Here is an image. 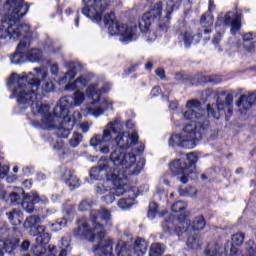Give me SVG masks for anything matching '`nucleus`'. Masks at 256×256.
I'll use <instances>...</instances> for the list:
<instances>
[{"mask_svg":"<svg viewBox=\"0 0 256 256\" xmlns=\"http://www.w3.org/2000/svg\"><path fill=\"white\" fill-rule=\"evenodd\" d=\"M187 159V162H185ZM198 161L197 156L194 153L185 155L183 159H176L169 165L170 172L172 175H181V183H187L189 179H195V163Z\"/></svg>","mask_w":256,"mask_h":256,"instance_id":"1a4fd4ad","label":"nucleus"},{"mask_svg":"<svg viewBox=\"0 0 256 256\" xmlns=\"http://www.w3.org/2000/svg\"><path fill=\"white\" fill-rule=\"evenodd\" d=\"M256 35L253 32H248L246 34L243 35L242 39L244 43H248L249 46L247 47V44H244L243 46H241V41H235L233 39L229 40V44L231 45V47H233V49H239V51H241V49H245L246 51H248V53H252V51L255 49V45L251 43V41H255Z\"/></svg>","mask_w":256,"mask_h":256,"instance_id":"4be33fe9","label":"nucleus"},{"mask_svg":"<svg viewBox=\"0 0 256 256\" xmlns=\"http://www.w3.org/2000/svg\"><path fill=\"white\" fill-rule=\"evenodd\" d=\"M39 224H41V218L39 216H30L24 222L25 229H36V245L31 248V253H33V249L39 247V243L37 242V239H39V236L41 235L39 232V227H44V233L49 235L51 239V234L47 232V227Z\"/></svg>","mask_w":256,"mask_h":256,"instance_id":"412c9836","label":"nucleus"},{"mask_svg":"<svg viewBox=\"0 0 256 256\" xmlns=\"http://www.w3.org/2000/svg\"><path fill=\"white\" fill-rule=\"evenodd\" d=\"M24 175H31V168L29 166H26L23 168Z\"/></svg>","mask_w":256,"mask_h":256,"instance_id":"4d7b16f0","label":"nucleus"},{"mask_svg":"<svg viewBox=\"0 0 256 256\" xmlns=\"http://www.w3.org/2000/svg\"><path fill=\"white\" fill-rule=\"evenodd\" d=\"M157 213H159V206H157V203L151 202L149 204L148 217L150 219H155Z\"/></svg>","mask_w":256,"mask_h":256,"instance_id":"58836bf2","label":"nucleus"},{"mask_svg":"<svg viewBox=\"0 0 256 256\" xmlns=\"http://www.w3.org/2000/svg\"><path fill=\"white\" fill-rule=\"evenodd\" d=\"M111 91V83L105 82L103 80L93 81L89 80V85L86 88L87 96L90 99H95V97H101L106 95Z\"/></svg>","mask_w":256,"mask_h":256,"instance_id":"a211bd4d","label":"nucleus"},{"mask_svg":"<svg viewBox=\"0 0 256 256\" xmlns=\"http://www.w3.org/2000/svg\"><path fill=\"white\" fill-rule=\"evenodd\" d=\"M31 44L28 46V51L26 52V60L31 61V63H37L41 59L43 52L39 49H31Z\"/></svg>","mask_w":256,"mask_h":256,"instance_id":"2f4dec72","label":"nucleus"},{"mask_svg":"<svg viewBox=\"0 0 256 256\" xmlns=\"http://www.w3.org/2000/svg\"><path fill=\"white\" fill-rule=\"evenodd\" d=\"M160 93H161V88L159 86L154 87L151 91L152 97H157Z\"/></svg>","mask_w":256,"mask_h":256,"instance_id":"8fccbe9b","label":"nucleus"},{"mask_svg":"<svg viewBox=\"0 0 256 256\" xmlns=\"http://www.w3.org/2000/svg\"><path fill=\"white\" fill-rule=\"evenodd\" d=\"M55 47V45L53 44L52 40H48L46 42V45L44 46V49L46 51H49V53H55V50L53 49Z\"/></svg>","mask_w":256,"mask_h":256,"instance_id":"a18cd8bd","label":"nucleus"},{"mask_svg":"<svg viewBox=\"0 0 256 256\" xmlns=\"http://www.w3.org/2000/svg\"><path fill=\"white\" fill-rule=\"evenodd\" d=\"M91 222L87 218L78 220V229L74 231L75 237L87 239L91 243H98L93 249L95 255H103L104 253H111L115 240L113 238L105 239L107 232L100 221L111 225V211L105 208L99 210H92L90 213Z\"/></svg>","mask_w":256,"mask_h":256,"instance_id":"20e7f679","label":"nucleus"},{"mask_svg":"<svg viewBox=\"0 0 256 256\" xmlns=\"http://www.w3.org/2000/svg\"><path fill=\"white\" fill-rule=\"evenodd\" d=\"M145 69L149 70V69H153V64L152 63H147L145 65Z\"/></svg>","mask_w":256,"mask_h":256,"instance_id":"680f3d73","label":"nucleus"},{"mask_svg":"<svg viewBox=\"0 0 256 256\" xmlns=\"http://www.w3.org/2000/svg\"><path fill=\"white\" fill-rule=\"evenodd\" d=\"M163 183H164V185H167V186H169V180H163Z\"/></svg>","mask_w":256,"mask_h":256,"instance_id":"338daca9","label":"nucleus"},{"mask_svg":"<svg viewBox=\"0 0 256 256\" xmlns=\"http://www.w3.org/2000/svg\"><path fill=\"white\" fill-rule=\"evenodd\" d=\"M45 68H34V73H23L21 76L13 73L8 80V87L19 105H29L33 115H41V122H31L32 127L53 131L57 127V120L51 115V106L43 103L41 98L45 93L55 91V83Z\"/></svg>","mask_w":256,"mask_h":256,"instance_id":"f03ea898","label":"nucleus"},{"mask_svg":"<svg viewBox=\"0 0 256 256\" xmlns=\"http://www.w3.org/2000/svg\"><path fill=\"white\" fill-rule=\"evenodd\" d=\"M135 205V196H129L128 198H122L118 201L117 206L120 209H129Z\"/></svg>","mask_w":256,"mask_h":256,"instance_id":"72a5a7b5","label":"nucleus"},{"mask_svg":"<svg viewBox=\"0 0 256 256\" xmlns=\"http://www.w3.org/2000/svg\"><path fill=\"white\" fill-rule=\"evenodd\" d=\"M29 247H31V242H29V240H25L24 242H22L21 244L22 251H29Z\"/></svg>","mask_w":256,"mask_h":256,"instance_id":"de8ad7c7","label":"nucleus"},{"mask_svg":"<svg viewBox=\"0 0 256 256\" xmlns=\"http://www.w3.org/2000/svg\"><path fill=\"white\" fill-rule=\"evenodd\" d=\"M74 216L73 213H67L65 217L58 219L55 223L48 224V227L51 229V231H61L62 227H66L68 223H71L73 221Z\"/></svg>","mask_w":256,"mask_h":256,"instance_id":"cd10ccee","label":"nucleus"},{"mask_svg":"<svg viewBox=\"0 0 256 256\" xmlns=\"http://www.w3.org/2000/svg\"><path fill=\"white\" fill-rule=\"evenodd\" d=\"M165 253V247L159 243L150 246L149 256H161Z\"/></svg>","mask_w":256,"mask_h":256,"instance_id":"c9c22d12","label":"nucleus"},{"mask_svg":"<svg viewBox=\"0 0 256 256\" xmlns=\"http://www.w3.org/2000/svg\"><path fill=\"white\" fill-rule=\"evenodd\" d=\"M104 25L107 27L109 35L120 37L121 43H129L137 39V27L117 21L114 12L104 16Z\"/></svg>","mask_w":256,"mask_h":256,"instance_id":"6e6552de","label":"nucleus"},{"mask_svg":"<svg viewBox=\"0 0 256 256\" xmlns=\"http://www.w3.org/2000/svg\"><path fill=\"white\" fill-rule=\"evenodd\" d=\"M30 41H20L16 52L10 55V62L12 65H21L27 61V51H29Z\"/></svg>","mask_w":256,"mask_h":256,"instance_id":"aec40b11","label":"nucleus"},{"mask_svg":"<svg viewBox=\"0 0 256 256\" xmlns=\"http://www.w3.org/2000/svg\"><path fill=\"white\" fill-rule=\"evenodd\" d=\"M17 245H19V239L17 238L7 239L5 241L0 240V256L4 255L3 249L6 253H13L17 249Z\"/></svg>","mask_w":256,"mask_h":256,"instance_id":"393cba45","label":"nucleus"},{"mask_svg":"<svg viewBox=\"0 0 256 256\" xmlns=\"http://www.w3.org/2000/svg\"><path fill=\"white\" fill-rule=\"evenodd\" d=\"M106 193H109V195L102 197V200L107 205H111V203H113L115 201V197H121V195H123V194H119V192H117V186H115V185H112L111 189L108 190Z\"/></svg>","mask_w":256,"mask_h":256,"instance_id":"473e14b6","label":"nucleus"},{"mask_svg":"<svg viewBox=\"0 0 256 256\" xmlns=\"http://www.w3.org/2000/svg\"><path fill=\"white\" fill-rule=\"evenodd\" d=\"M29 12L23 0H7L0 8V40L8 41L9 21H20Z\"/></svg>","mask_w":256,"mask_h":256,"instance_id":"423d86ee","label":"nucleus"},{"mask_svg":"<svg viewBox=\"0 0 256 256\" xmlns=\"http://www.w3.org/2000/svg\"><path fill=\"white\" fill-rule=\"evenodd\" d=\"M75 26H76V27H79V19H76V21H75Z\"/></svg>","mask_w":256,"mask_h":256,"instance_id":"774afa93","label":"nucleus"},{"mask_svg":"<svg viewBox=\"0 0 256 256\" xmlns=\"http://www.w3.org/2000/svg\"><path fill=\"white\" fill-rule=\"evenodd\" d=\"M208 33H211V30L205 29V30H204V35H207Z\"/></svg>","mask_w":256,"mask_h":256,"instance_id":"69168bd1","label":"nucleus"},{"mask_svg":"<svg viewBox=\"0 0 256 256\" xmlns=\"http://www.w3.org/2000/svg\"><path fill=\"white\" fill-rule=\"evenodd\" d=\"M230 255H237V249L235 248V246H231Z\"/></svg>","mask_w":256,"mask_h":256,"instance_id":"bf43d9fd","label":"nucleus"},{"mask_svg":"<svg viewBox=\"0 0 256 256\" xmlns=\"http://www.w3.org/2000/svg\"><path fill=\"white\" fill-rule=\"evenodd\" d=\"M80 129L83 131V133H87V131H89V124L87 123L80 124Z\"/></svg>","mask_w":256,"mask_h":256,"instance_id":"5fc2aeb1","label":"nucleus"},{"mask_svg":"<svg viewBox=\"0 0 256 256\" xmlns=\"http://www.w3.org/2000/svg\"><path fill=\"white\" fill-rule=\"evenodd\" d=\"M145 33V39H147L148 43H151V41H155L157 39V35L155 32H150L149 30Z\"/></svg>","mask_w":256,"mask_h":256,"instance_id":"c03bdc74","label":"nucleus"},{"mask_svg":"<svg viewBox=\"0 0 256 256\" xmlns=\"http://www.w3.org/2000/svg\"><path fill=\"white\" fill-rule=\"evenodd\" d=\"M22 185L26 188V189H31V186L33 185V182L31 180H25Z\"/></svg>","mask_w":256,"mask_h":256,"instance_id":"864d4df0","label":"nucleus"},{"mask_svg":"<svg viewBox=\"0 0 256 256\" xmlns=\"http://www.w3.org/2000/svg\"><path fill=\"white\" fill-rule=\"evenodd\" d=\"M62 181L67 183V185L70 187V189H77V187H81V182L79 181V178L73 173H71L70 170H66L62 176Z\"/></svg>","mask_w":256,"mask_h":256,"instance_id":"c85d7f7f","label":"nucleus"},{"mask_svg":"<svg viewBox=\"0 0 256 256\" xmlns=\"http://www.w3.org/2000/svg\"><path fill=\"white\" fill-rule=\"evenodd\" d=\"M213 1H209V11H213Z\"/></svg>","mask_w":256,"mask_h":256,"instance_id":"e2e57ef3","label":"nucleus"},{"mask_svg":"<svg viewBox=\"0 0 256 256\" xmlns=\"http://www.w3.org/2000/svg\"><path fill=\"white\" fill-rule=\"evenodd\" d=\"M227 249L219 245V243L211 242L204 251L205 256H227ZM242 256H256V243L249 240L244 249L241 251Z\"/></svg>","mask_w":256,"mask_h":256,"instance_id":"4468645a","label":"nucleus"},{"mask_svg":"<svg viewBox=\"0 0 256 256\" xmlns=\"http://www.w3.org/2000/svg\"><path fill=\"white\" fill-rule=\"evenodd\" d=\"M186 245L189 249L197 250L201 245H203V241H201V237H199V235L191 234L186 241Z\"/></svg>","mask_w":256,"mask_h":256,"instance_id":"7c9ffc66","label":"nucleus"},{"mask_svg":"<svg viewBox=\"0 0 256 256\" xmlns=\"http://www.w3.org/2000/svg\"><path fill=\"white\" fill-rule=\"evenodd\" d=\"M37 179H38V181H43V180L47 179V176H45V174L39 173L37 175Z\"/></svg>","mask_w":256,"mask_h":256,"instance_id":"13d9d810","label":"nucleus"},{"mask_svg":"<svg viewBox=\"0 0 256 256\" xmlns=\"http://www.w3.org/2000/svg\"><path fill=\"white\" fill-rule=\"evenodd\" d=\"M13 173H19V167L15 166V167L13 168Z\"/></svg>","mask_w":256,"mask_h":256,"instance_id":"0e129e2a","label":"nucleus"},{"mask_svg":"<svg viewBox=\"0 0 256 256\" xmlns=\"http://www.w3.org/2000/svg\"><path fill=\"white\" fill-rule=\"evenodd\" d=\"M91 205H93V203L91 202V200H82L78 206V210L79 211H89L91 209Z\"/></svg>","mask_w":256,"mask_h":256,"instance_id":"79ce46f5","label":"nucleus"},{"mask_svg":"<svg viewBox=\"0 0 256 256\" xmlns=\"http://www.w3.org/2000/svg\"><path fill=\"white\" fill-rule=\"evenodd\" d=\"M0 196L8 205H22V209L26 213H33L35 205L38 203H47V197H41L35 191L25 194L22 188H16L14 191L7 193L3 190V185L0 184Z\"/></svg>","mask_w":256,"mask_h":256,"instance_id":"0eeeda50","label":"nucleus"},{"mask_svg":"<svg viewBox=\"0 0 256 256\" xmlns=\"http://www.w3.org/2000/svg\"><path fill=\"white\" fill-rule=\"evenodd\" d=\"M200 23L204 27H211V25H213V15H203L200 19Z\"/></svg>","mask_w":256,"mask_h":256,"instance_id":"a19ab883","label":"nucleus"},{"mask_svg":"<svg viewBox=\"0 0 256 256\" xmlns=\"http://www.w3.org/2000/svg\"><path fill=\"white\" fill-rule=\"evenodd\" d=\"M149 191V185L143 184L138 188L139 195H143V193H147Z\"/></svg>","mask_w":256,"mask_h":256,"instance_id":"49530a36","label":"nucleus"},{"mask_svg":"<svg viewBox=\"0 0 256 256\" xmlns=\"http://www.w3.org/2000/svg\"><path fill=\"white\" fill-rule=\"evenodd\" d=\"M256 103V95L255 94H243L240 96V99L237 103V107H242L245 111L251 109L253 105Z\"/></svg>","mask_w":256,"mask_h":256,"instance_id":"bb28decb","label":"nucleus"},{"mask_svg":"<svg viewBox=\"0 0 256 256\" xmlns=\"http://www.w3.org/2000/svg\"><path fill=\"white\" fill-rule=\"evenodd\" d=\"M180 41H183L185 47H191L201 41V34L192 35L191 32H182L179 35Z\"/></svg>","mask_w":256,"mask_h":256,"instance_id":"a878e982","label":"nucleus"},{"mask_svg":"<svg viewBox=\"0 0 256 256\" xmlns=\"http://www.w3.org/2000/svg\"><path fill=\"white\" fill-rule=\"evenodd\" d=\"M59 71V66H57V64H52L50 66V72L52 73V75H57Z\"/></svg>","mask_w":256,"mask_h":256,"instance_id":"3c124183","label":"nucleus"},{"mask_svg":"<svg viewBox=\"0 0 256 256\" xmlns=\"http://www.w3.org/2000/svg\"><path fill=\"white\" fill-rule=\"evenodd\" d=\"M8 221L13 225L14 227H17V225H21L23 223V212L20 210L14 209L7 214Z\"/></svg>","mask_w":256,"mask_h":256,"instance_id":"c756f323","label":"nucleus"},{"mask_svg":"<svg viewBox=\"0 0 256 256\" xmlns=\"http://www.w3.org/2000/svg\"><path fill=\"white\" fill-rule=\"evenodd\" d=\"M205 225H207L205 218L203 216H198L195 218L191 225L189 224L188 220V227H185V229H183V226H181L180 228H175L173 235L179 236L182 233H187L191 231V229L193 231H203V229H205Z\"/></svg>","mask_w":256,"mask_h":256,"instance_id":"5701e85b","label":"nucleus"},{"mask_svg":"<svg viewBox=\"0 0 256 256\" xmlns=\"http://www.w3.org/2000/svg\"><path fill=\"white\" fill-rule=\"evenodd\" d=\"M126 249L128 251V254L130 255H136V256H145L147 253V241L143 238H137L131 247L129 243L125 242Z\"/></svg>","mask_w":256,"mask_h":256,"instance_id":"b1692460","label":"nucleus"},{"mask_svg":"<svg viewBox=\"0 0 256 256\" xmlns=\"http://www.w3.org/2000/svg\"><path fill=\"white\" fill-rule=\"evenodd\" d=\"M114 103L111 98L96 96L92 98V102L88 106L82 107L81 111L86 115L101 117L105 111H113Z\"/></svg>","mask_w":256,"mask_h":256,"instance_id":"ddd939ff","label":"nucleus"},{"mask_svg":"<svg viewBox=\"0 0 256 256\" xmlns=\"http://www.w3.org/2000/svg\"><path fill=\"white\" fill-rule=\"evenodd\" d=\"M114 1L115 0H83L85 7L82 9V13L94 23L101 25L103 11H107V9L113 5Z\"/></svg>","mask_w":256,"mask_h":256,"instance_id":"f8f14e48","label":"nucleus"},{"mask_svg":"<svg viewBox=\"0 0 256 256\" xmlns=\"http://www.w3.org/2000/svg\"><path fill=\"white\" fill-rule=\"evenodd\" d=\"M231 26V34L237 35L238 31L241 29V16L239 14H235L233 12H228L223 17H218L216 23V35L214 36L212 43L213 45H219L221 38L223 37V33H225V26Z\"/></svg>","mask_w":256,"mask_h":256,"instance_id":"9b49d317","label":"nucleus"},{"mask_svg":"<svg viewBox=\"0 0 256 256\" xmlns=\"http://www.w3.org/2000/svg\"><path fill=\"white\" fill-rule=\"evenodd\" d=\"M215 139L207 126H202L200 122L187 124L183 131L174 133L168 140L169 147H182L183 149H195L197 141L201 139Z\"/></svg>","mask_w":256,"mask_h":256,"instance_id":"39448f33","label":"nucleus"},{"mask_svg":"<svg viewBox=\"0 0 256 256\" xmlns=\"http://www.w3.org/2000/svg\"><path fill=\"white\" fill-rule=\"evenodd\" d=\"M173 213H177V219L166 220L162 224V229L164 233H169V235H173L175 233V229H185L189 225V219L187 218V204L183 201H178L174 203L171 207Z\"/></svg>","mask_w":256,"mask_h":256,"instance_id":"9d476101","label":"nucleus"},{"mask_svg":"<svg viewBox=\"0 0 256 256\" xmlns=\"http://www.w3.org/2000/svg\"><path fill=\"white\" fill-rule=\"evenodd\" d=\"M244 241H245V233L243 232H237L232 236V243H234V245H243Z\"/></svg>","mask_w":256,"mask_h":256,"instance_id":"ea45409f","label":"nucleus"},{"mask_svg":"<svg viewBox=\"0 0 256 256\" xmlns=\"http://www.w3.org/2000/svg\"><path fill=\"white\" fill-rule=\"evenodd\" d=\"M64 146L62 139H57L56 143L53 144V149H61Z\"/></svg>","mask_w":256,"mask_h":256,"instance_id":"09e8293b","label":"nucleus"},{"mask_svg":"<svg viewBox=\"0 0 256 256\" xmlns=\"http://www.w3.org/2000/svg\"><path fill=\"white\" fill-rule=\"evenodd\" d=\"M82 141H83V135L79 132H74L71 139L69 140V145L70 147L75 149L76 147H79Z\"/></svg>","mask_w":256,"mask_h":256,"instance_id":"e433bc0d","label":"nucleus"},{"mask_svg":"<svg viewBox=\"0 0 256 256\" xmlns=\"http://www.w3.org/2000/svg\"><path fill=\"white\" fill-rule=\"evenodd\" d=\"M233 96L227 95L225 102H221V100H217L216 104L208 105L207 106V112L208 115L213 117L214 119H219L225 111H227L228 115H231L233 113Z\"/></svg>","mask_w":256,"mask_h":256,"instance_id":"f3484780","label":"nucleus"},{"mask_svg":"<svg viewBox=\"0 0 256 256\" xmlns=\"http://www.w3.org/2000/svg\"><path fill=\"white\" fill-rule=\"evenodd\" d=\"M163 9V4L158 3L154 6V8L145 13L141 19L139 20V29L142 33H147L149 31V27H151V17L157 19V17H161V10Z\"/></svg>","mask_w":256,"mask_h":256,"instance_id":"6ab92c4d","label":"nucleus"},{"mask_svg":"<svg viewBox=\"0 0 256 256\" xmlns=\"http://www.w3.org/2000/svg\"><path fill=\"white\" fill-rule=\"evenodd\" d=\"M157 77H160V79H165V70L163 69H157L156 70Z\"/></svg>","mask_w":256,"mask_h":256,"instance_id":"603ef678","label":"nucleus"},{"mask_svg":"<svg viewBox=\"0 0 256 256\" xmlns=\"http://www.w3.org/2000/svg\"><path fill=\"white\" fill-rule=\"evenodd\" d=\"M199 107H201V103L198 100L188 101L186 103L187 111L182 113V117L186 121H192V123H200L202 127H208L209 131V125L203 124L205 117L203 116V111L199 110Z\"/></svg>","mask_w":256,"mask_h":256,"instance_id":"dca6fc26","label":"nucleus"},{"mask_svg":"<svg viewBox=\"0 0 256 256\" xmlns=\"http://www.w3.org/2000/svg\"><path fill=\"white\" fill-rule=\"evenodd\" d=\"M181 1L183 0H169L166 3V10H165V17L166 19H169V16L171 15V13H173V11H175V9H177L179 7V4L181 3Z\"/></svg>","mask_w":256,"mask_h":256,"instance_id":"f704fd0d","label":"nucleus"},{"mask_svg":"<svg viewBox=\"0 0 256 256\" xmlns=\"http://www.w3.org/2000/svg\"><path fill=\"white\" fill-rule=\"evenodd\" d=\"M77 73L75 70H69L65 73L64 77L59 81V85L64 86V91H75L71 96H64L60 98L59 102L56 104L53 110V117L57 121V127L54 129L57 130V137L60 139H67L71 135V131L83 116L81 112L76 111L71 116L69 114V109L73 107H81L88 99H91L87 95V90L83 91L85 88L89 87V77L88 76H79L75 79Z\"/></svg>","mask_w":256,"mask_h":256,"instance_id":"7ed1b4c3","label":"nucleus"},{"mask_svg":"<svg viewBox=\"0 0 256 256\" xmlns=\"http://www.w3.org/2000/svg\"><path fill=\"white\" fill-rule=\"evenodd\" d=\"M179 195L182 197H195L197 195V189L195 187H190L186 190H183L182 188H179Z\"/></svg>","mask_w":256,"mask_h":256,"instance_id":"4c0bfd02","label":"nucleus"},{"mask_svg":"<svg viewBox=\"0 0 256 256\" xmlns=\"http://www.w3.org/2000/svg\"><path fill=\"white\" fill-rule=\"evenodd\" d=\"M179 103L177 101H173L170 103L169 107L170 109H172V111H175V109H177Z\"/></svg>","mask_w":256,"mask_h":256,"instance_id":"6e6d98bb","label":"nucleus"},{"mask_svg":"<svg viewBox=\"0 0 256 256\" xmlns=\"http://www.w3.org/2000/svg\"><path fill=\"white\" fill-rule=\"evenodd\" d=\"M98 256H115V255L113 254V250H111L110 252H104V254H101Z\"/></svg>","mask_w":256,"mask_h":256,"instance_id":"052dcab7","label":"nucleus"},{"mask_svg":"<svg viewBox=\"0 0 256 256\" xmlns=\"http://www.w3.org/2000/svg\"><path fill=\"white\" fill-rule=\"evenodd\" d=\"M31 26L29 24H20L19 20L8 21V41H30Z\"/></svg>","mask_w":256,"mask_h":256,"instance_id":"2eb2a0df","label":"nucleus"},{"mask_svg":"<svg viewBox=\"0 0 256 256\" xmlns=\"http://www.w3.org/2000/svg\"><path fill=\"white\" fill-rule=\"evenodd\" d=\"M121 125V120L116 119L109 122L103 131V134H98L91 138L90 145L99 149L100 153H109V147H118L111 153L110 159L104 162L100 161L99 165L92 167L90 170L91 179H103L95 187L98 195H105L107 191H111L113 185L117 189L119 195H125L129 191V177L131 175H139L143 171L145 160L141 159L137 162L135 154L125 153V149L138 145L137 152L143 153L145 145L139 143V134L133 130L130 134L119 132L116 137L113 133H117V129Z\"/></svg>","mask_w":256,"mask_h":256,"instance_id":"f257e3e1","label":"nucleus"},{"mask_svg":"<svg viewBox=\"0 0 256 256\" xmlns=\"http://www.w3.org/2000/svg\"><path fill=\"white\" fill-rule=\"evenodd\" d=\"M7 173H9V166L0 164V179H5L7 177Z\"/></svg>","mask_w":256,"mask_h":256,"instance_id":"37998d69","label":"nucleus"}]
</instances>
